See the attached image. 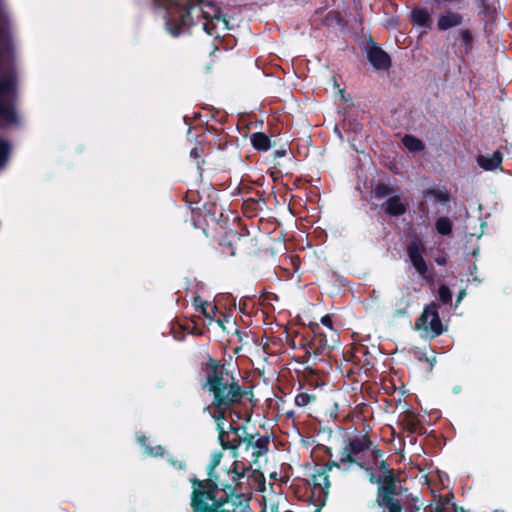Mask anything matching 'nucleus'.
Listing matches in <instances>:
<instances>
[{"label": "nucleus", "mask_w": 512, "mask_h": 512, "mask_svg": "<svg viewBox=\"0 0 512 512\" xmlns=\"http://www.w3.org/2000/svg\"><path fill=\"white\" fill-rule=\"evenodd\" d=\"M422 196L426 199H432L434 204L446 205L451 201V194L446 189L442 188H427L421 192Z\"/></svg>", "instance_id": "21"}, {"label": "nucleus", "mask_w": 512, "mask_h": 512, "mask_svg": "<svg viewBox=\"0 0 512 512\" xmlns=\"http://www.w3.org/2000/svg\"><path fill=\"white\" fill-rule=\"evenodd\" d=\"M286 155V149L275 150L273 156L275 159L284 157Z\"/></svg>", "instance_id": "42"}, {"label": "nucleus", "mask_w": 512, "mask_h": 512, "mask_svg": "<svg viewBox=\"0 0 512 512\" xmlns=\"http://www.w3.org/2000/svg\"><path fill=\"white\" fill-rule=\"evenodd\" d=\"M333 468L341 469V464L330 459L312 475L313 495H317L319 503L326 502L331 485L328 472Z\"/></svg>", "instance_id": "8"}, {"label": "nucleus", "mask_w": 512, "mask_h": 512, "mask_svg": "<svg viewBox=\"0 0 512 512\" xmlns=\"http://www.w3.org/2000/svg\"><path fill=\"white\" fill-rule=\"evenodd\" d=\"M464 22V16L458 11L447 9L437 18V28L439 31H448L459 27Z\"/></svg>", "instance_id": "15"}, {"label": "nucleus", "mask_w": 512, "mask_h": 512, "mask_svg": "<svg viewBox=\"0 0 512 512\" xmlns=\"http://www.w3.org/2000/svg\"><path fill=\"white\" fill-rule=\"evenodd\" d=\"M372 445L373 442L368 432H365L361 436L349 438L339 453L340 458L337 463H340L341 469L345 471H349L352 465H356L360 469L370 471L371 467L366 466V464L360 460V456L370 450Z\"/></svg>", "instance_id": "4"}, {"label": "nucleus", "mask_w": 512, "mask_h": 512, "mask_svg": "<svg viewBox=\"0 0 512 512\" xmlns=\"http://www.w3.org/2000/svg\"><path fill=\"white\" fill-rule=\"evenodd\" d=\"M454 39V45L459 44L464 54L467 55L472 52L474 48V35L472 30L469 28H461L455 33Z\"/></svg>", "instance_id": "20"}, {"label": "nucleus", "mask_w": 512, "mask_h": 512, "mask_svg": "<svg viewBox=\"0 0 512 512\" xmlns=\"http://www.w3.org/2000/svg\"><path fill=\"white\" fill-rule=\"evenodd\" d=\"M252 474H253V476H254L255 478H256L258 475H259V476H261V477H263L262 473H261L260 471H258V470H253V471H252Z\"/></svg>", "instance_id": "49"}, {"label": "nucleus", "mask_w": 512, "mask_h": 512, "mask_svg": "<svg viewBox=\"0 0 512 512\" xmlns=\"http://www.w3.org/2000/svg\"><path fill=\"white\" fill-rule=\"evenodd\" d=\"M406 251L412 266L421 276L425 277L428 272V266L423 258V253L425 252L423 242L420 239L410 241Z\"/></svg>", "instance_id": "13"}, {"label": "nucleus", "mask_w": 512, "mask_h": 512, "mask_svg": "<svg viewBox=\"0 0 512 512\" xmlns=\"http://www.w3.org/2000/svg\"><path fill=\"white\" fill-rule=\"evenodd\" d=\"M229 254H230L231 256H234L236 253H235V251H234V250H231V251L229 252Z\"/></svg>", "instance_id": "53"}, {"label": "nucleus", "mask_w": 512, "mask_h": 512, "mask_svg": "<svg viewBox=\"0 0 512 512\" xmlns=\"http://www.w3.org/2000/svg\"><path fill=\"white\" fill-rule=\"evenodd\" d=\"M252 147L258 152L268 151L271 147L270 137L263 132H254L250 135Z\"/></svg>", "instance_id": "26"}, {"label": "nucleus", "mask_w": 512, "mask_h": 512, "mask_svg": "<svg viewBox=\"0 0 512 512\" xmlns=\"http://www.w3.org/2000/svg\"><path fill=\"white\" fill-rule=\"evenodd\" d=\"M372 455H373V457H374L375 459H377V458H381V457L383 456V452H382V450H380L379 448L374 447V448L372 449Z\"/></svg>", "instance_id": "43"}, {"label": "nucleus", "mask_w": 512, "mask_h": 512, "mask_svg": "<svg viewBox=\"0 0 512 512\" xmlns=\"http://www.w3.org/2000/svg\"><path fill=\"white\" fill-rule=\"evenodd\" d=\"M204 411L208 412L216 422L218 438H222L224 435V420H226L228 413L230 416H235L237 419H241V413L236 411V407L222 404L219 405L215 402H210V404L204 408Z\"/></svg>", "instance_id": "12"}, {"label": "nucleus", "mask_w": 512, "mask_h": 512, "mask_svg": "<svg viewBox=\"0 0 512 512\" xmlns=\"http://www.w3.org/2000/svg\"><path fill=\"white\" fill-rule=\"evenodd\" d=\"M11 145L8 141L0 139V168L9 160Z\"/></svg>", "instance_id": "34"}, {"label": "nucleus", "mask_w": 512, "mask_h": 512, "mask_svg": "<svg viewBox=\"0 0 512 512\" xmlns=\"http://www.w3.org/2000/svg\"><path fill=\"white\" fill-rule=\"evenodd\" d=\"M383 206L385 213L391 217H399L407 212V204L398 195L390 196Z\"/></svg>", "instance_id": "19"}, {"label": "nucleus", "mask_w": 512, "mask_h": 512, "mask_svg": "<svg viewBox=\"0 0 512 512\" xmlns=\"http://www.w3.org/2000/svg\"><path fill=\"white\" fill-rule=\"evenodd\" d=\"M450 498H453V494L452 493H449L448 495H446L445 499H442V501L446 504L447 507H448V505L450 503Z\"/></svg>", "instance_id": "44"}, {"label": "nucleus", "mask_w": 512, "mask_h": 512, "mask_svg": "<svg viewBox=\"0 0 512 512\" xmlns=\"http://www.w3.org/2000/svg\"><path fill=\"white\" fill-rule=\"evenodd\" d=\"M318 449L321 450L329 458L333 457L332 448L325 445H318Z\"/></svg>", "instance_id": "41"}, {"label": "nucleus", "mask_w": 512, "mask_h": 512, "mask_svg": "<svg viewBox=\"0 0 512 512\" xmlns=\"http://www.w3.org/2000/svg\"><path fill=\"white\" fill-rule=\"evenodd\" d=\"M245 306H246V304H245V303H243V304H242V303H240V310H241L242 312H244V311H245Z\"/></svg>", "instance_id": "52"}, {"label": "nucleus", "mask_w": 512, "mask_h": 512, "mask_svg": "<svg viewBox=\"0 0 512 512\" xmlns=\"http://www.w3.org/2000/svg\"><path fill=\"white\" fill-rule=\"evenodd\" d=\"M222 457V453H215L212 457V460L208 467V478L204 480H200L197 478L191 479V484L193 486L192 491L196 490H207V485L205 482L210 481L212 485L216 486L214 490V495L219 496V492L223 493L224 486H228L227 483L221 482L219 475L215 474V468L220 464V460Z\"/></svg>", "instance_id": "10"}, {"label": "nucleus", "mask_w": 512, "mask_h": 512, "mask_svg": "<svg viewBox=\"0 0 512 512\" xmlns=\"http://www.w3.org/2000/svg\"><path fill=\"white\" fill-rule=\"evenodd\" d=\"M320 321L327 328V330H330V328H334L332 317L330 315H324L323 317H321Z\"/></svg>", "instance_id": "39"}, {"label": "nucleus", "mask_w": 512, "mask_h": 512, "mask_svg": "<svg viewBox=\"0 0 512 512\" xmlns=\"http://www.w3.org/2000/svg\"><path fill=\"white\" fill-rule=\"evenodd\" d=\"M207 490H196L191 493L193 512H253L250 498L243 493H235V487L224 486L223 494L214 495L215 487L210 481L205 482Z\"/></svg>", "instance_id": "2"}, {"label": "nucleus", "mask_w": 512, "mask_h": 512, "mask_svg": "<svg viewBox=\"0 0 512 512\" xmlns=\"http://www.w3.org/2000/svg\"><path fill=\"white\" fill-rule=\"evenodd\" d=\"M438 309L439 306L437 303H429L424 307L421 315L415 322V328L417 330H423L430 339H434L446 331V327L440 319Z\"/></svg>", "instance_id": "7"}, {"label": "nucleus", "mask_w": 512, "mask_h": 512, "mask_svg": "<svg viewBox=\"0 0 512 512\" xmlns=\"http://www.w3.org/2000/svg\"><path fill=\"white\" fill-rule=\"evenodd\" d=\"M411 22L419 27L430 29L432 26V18L426 8L416 7L411 11Z\"/></svg>", "instance_id": "25"}, {"label": "nucleus", "mask_w": 512, "mask_h": 512, "mask_svg": "<svg viewBox=\"0 0 512 512\" xmlns=\"http://www.w3.org/2000/svg\"><path fill=\"white\" fill-rule=\"evenodd\" d=\"M208 27H209L208 23H205L203 26L204 30L207 31L208 34L212 35V31H210Z\"/></svg>", "instance_id": "51"}, {"label": "nucleus", "mask_w": 512, "mask_h": 512, "mask_svg": "<svg viewBox=\"0 0 512 512\" xmlns=\"http://www.w3.org/2000/svg\"><path fill=\"white\" fill-rule=\"evenodd\" d=\"M435 229L441 236H450L453 232V222L446 216L439 217L435 221Z\"/></svg>", "instance_id": "29"}, {"label": "nucleus", "mask_w": 512, "mask_h": 512, "mask_svg": "<svg viewBox=\"0 0 512 512\" xmlns=\"http://www.w3.org/2000/svg\"><path fill=\"white\" fill-rule=\"evenodd\" d=\"M247 471H251V466L245 467L243 466L241 469L239 468V463L234 461L232 468V487H235V493H238L237 490L241 489L240 480L245 476Z\"/></svg>", "instance_id": "28"}, {"label": "nucleus", "mask_w": 512, "mask_h": 512, "mask_svg": "<svg viewBox=\"0 0 512 512\" xmlns=\"http://www.w3.org/2000/svg\"><path fill=\"white\" fill-rule=\"evenodd\" d=\"M202 154H203V148L198 147V146L194 147L190 151V157L196 162L198 169H201L202 164L205 163V160H200Z\"/></svg>", "instance_id": "36"}, {"label": "nucleus", "mask_w": 512, "mask_h": 512, "mask_svg": "<svg viewBox=\"0 0 512 512\" xmlns=\"http://www.w3.org/2000/svg\"><path fill=\"white\" fill-rule=\"evenodd\" d=\"M418 208L422 211V212H426L427 211V205L425 202H420L419 205H418Z\"/></svg>", "instance_id": "46"}, {"label": "nucleus", "mask_w": 512, "mask_h": 512, "mask_svg": "<svg viewBox=\"0 0 512 512\" xmlns=\"http://www.w3.org/2000/svg\"><path fill=\"white\" fill-rule=\"evenodd\" d=\"M406 508H411L414 512H417L420 509L418 506H415V505H409Z\"/></svg>", "instance_id": "50"}, {"label": "nucleus", "mask_w": 512, "mask_h": 512, "mask_svg": "<svg viewBox=\"0 0 512 512\" xmlns=\"http://www.w3.org/2000/svg\"><path fill=\"white\" fill-rule=\"evenodd\" d=\"M253 448L252 456L257 460L260 456L267 453L269 450V437L259 436L255 439V435L249 434L246 438L245 449Z\"/></svg>", "instance_id": "17"}, {"label": "nucleus", "mask_w": 512, "mask_h": 512, "mask_svg": "<svg viewBox=\"0 0 512 512\" xmlns=\"http://www.w3.org/2000/svg\"><path fill=\"white\" fill-rule=\"evenodd\" d=\"M190 3L196 6L195 8L191 9V13L194 12L195 10H198L204 19H211V20H214V19L220 20L221 19V11L214 4H212L210 2H204V1H200L197 4L194 2V0H190Z\"/></svg>", "instance_id": "22"}, {"label": "nucleus", "mask_w": 512, "mask_h": 512, "mask_svg": "<svg viewBox=\"0 0 512 512\" xmlns=\"http://www.w3.org/2000/svg\"><path fill=\"white\" fill-rule=\"evenodd\" d=\"M452 509L454 510V512H468L462 507L458 508L455 504H452Z\"/></svg>", "instance_id": "47"}, {"label": "nucleus", "mask_w": 512, "mask_h": 512, "mask_svg": "<svg viewBox=\"0 0 512 512\" xmlns=\"http://www.w3.org/2000/svg\"><path fill=\"white\" fill-rule=\"evenodd\" d=\"M158 2L161 7L167 10L166 16V29L174 37L179 36L184 28L193 25V18L191 17V9L196 6L186 0L182 3L181 0H154Z\"/></svg>", "instance_id": "3"}, {"label": "nucleus", "mask_w": 512, "mask_h": 512, "mask_svg": "<svg viewBox=\"0 0 512 512\" xmlns=\"http://www.w3.org/2000/svg\"><path fill=\"white\" fill-rule=\"evenodd\" d=\"M249 433L246 431V427L243 425L235 426L231 423L228 430H224L222 438H218L220 445L225 450H230L235 458L238 457L237 450L239 447L246 443V438Z\"/></svg>", "instance_id": "9"}, {"label": "nucleus", "mask_w": 512, "mask_h": 512, "mask_svg": "<svg viewBox=\"0 0 512 512\" xmlns=\"http://www.w3.org/2000/svg\"><path fill=\"white\" fill-rule=\"evenodd\" d=\"M191 221L195 228H201L205 232V226L218 223L217 207L213 203L204 204L202 208L196 204L190 206Z\"/></svg>", "instance_id": "11"}, {"label": "nucleus", "mask_w": 512, "mask_h": 512, "mask_svg": "<svg viewBox=\"0 0 512 512\" xmlns=\"http://www.w3.org/2000/svg\"><path fill=\"white\" fill-rule=\"evenodd\" d=\"M383 486L377 487L375 503L379 512H414L411 508H405L402 493L398 485L392 480L383 479Z\"/></svg>", "instance_id": "5"}, {"label": "nucleus", "mask_w": 512, "mask_h": 512, "mask_svg": "<svg viewBox=\"0 0 512 512\" xmlns=\"http://www.w3.org/2000/svg\"><path fill=\"white\" fill-rule=\"evenodd\" d=\"M315 396L308 393H299L295 397V404L299 407H305L315 400Z\"/></svg>", "instance_id": "35"}, {"label": "nucleus", "mask_w": 512, "mask_h": 512, "mask_svg": "<svg viewBox=\"0 0 512 512\" xmlns=\"http://www.w3.org/2000/svg\"><path fill=\"white\" fill-rule=\"evenodd\" d=\"M403 143L405 147L412 152H418L424 149V143L414 136L406 135L403 138Z\"/></svg>", "instance_id": "32"}, {"label": "nucleus", "mask_w": 512, "mask_h": 512, "mask_svg": "<svg viewBox=\"0 0 512 512\" xmlns=\"http://www.w3.org/2000/svg\"><path fill=\"white\" fill-rule=\"evenodd\" d=\"M503 161V154L497 150L491 156L479 155L477 164L485 171H493L499 168Z\"/></svg>", "instance_id": "23"}, {"label": "nucleus", "mask_w": 512, "mask_h": 512, "mask_svg": "<svg viewBox=\"0 0 512 512\" xmlns=\"http://www.w3.org/2000/svg\"><path fill=\"white\" fill-rule=\"evenodd\" d=\"M200 386L211 397V402L238 408L251 391L229 370L225 359L207 354L199 365Z\"/></svg>", "instance_id": "1"}, {"label": "nucleus", "mask_w": 512, "mask_h": 512, "mask_svg": "<svg viewBox=\"0 0 512 512\" xmlns=\"http://www.w3.org/2000/svg\"><path fill=\"white\" fill-rule=\"evenodd\" d=\"M377 468L380 472L377 476L372 472V469L368 471L370 483L377 484V487L383 486V479H385L387 481L392 480L393 484L398 485L400 482L398 476L395 474L394 469L388 467L385 460L380 461Z\"/></svg>", "instance_id": "16"}, {"label": "nucleus", "mask_w": 512, "mask_h": 512, "mask_svg": "<svg viewBox=\"0 0 512 512\" xmlns=\"http://www.w3.org/2000/svg\"><path fill=\"white\" fill-rule=\"evenodd\" d=\"M201 313L209 320V324L214 320L216 314L219 312L215 304L200 301L199 305Z\"/></svg>", "instance_id": "31"}, {"label": "nucleus", "mask_w": 512, "mask_h": 512, "mask_svg": "<svg viewBox=\"0 0 512 512\" xmlns=\"http://www.w3.org/2000/svg\"><path fill=\"white\" fill-rule=\"evenodd\" d=\"M367 58L376 70H388L391 67L389 54L375 43L368 49Z\"/></svg>", "instance_id": "14"}, {"label": "nucleus", "mask_w": 512, "mask_h": 512, "mask_svg": "<svg viewBox=\"0 0 512 512\" xmlns=\"http://www.w3.org/2000/svg\"><path fill=\"white\" fill-rule=\"evenodd\" d=\"M9 19L3 17L0 19V39L4 38L8 29Z\"/></svg>", "instance_id": "38"}, {"label": "nucleus", "mask_w": 512, "mask_h": 512, "mask_svg": "<svg viewBox=\"0 0 512 512\" xmlns=\"http://www.w3.org/2000/svg\"><path fill=\"white\" fill-rule=\"evenodd\" d=\"M312 331L314 337L304 347L308 351H313L315 355L326 356L339 345L340 337L336 329L330 328V330L323 331L319 324H315Z\"/></svg>", "instance_id": "6"}, {"label": "nucleus", "mask_w": 512, "mask_h": 512, "mask_svg": "<svg viewBox=\"0 0 512 512\" xmlns=\"http://www.w3.org/2000/svg\"><path fill=\"white\" fill-rule=\"evenodd\" d=\"M324 506V501H322L321 503H319L316 507V509L313 511V512H320L322 507Z\"/></svg>", "instance_id": "48"}, {"label": "nucleus", "mask_w": 512, "mask_h": 512, "mask_svg": "<svg viewBox=\"0 0 512 512\" xmlns=\"http://www.w3.org/2000/svg\"><path fill=\"white\" fill-rule=\"evenodd\" d=\"M438 300L443 305H448L452 302V292L445 284H441L438 288Z\"/></svg>", "instance_id": "33"}, {"label": "nucleus", "mask_w": 512, "mask_h": 512, "mask_svg": "<svg viewBox=\"0 0 512 512\" xmlns=\"http://www.w3.org/2000/svg\"><path fill=\"white\" fill-rule=\"evenodd\" d=\"M448 510L449 507L446 506L441 497L429 505L430 512H448Z\"/></svg>", "instance_id": "37"}, {"label": "nucleus", "mask_w": 512, "mask_h": 512, "mask_svg": "<svg viewBox=\"0 0 512 512\" xmlns=\"http://www.w3.org/2000/svg\"><path fill=\"white\" fill-rule=\"evenodd\" d=\"M368 354H369V351L366 347H359V348H355L354 350L350 349L349 351H347L344 354V358L347 361L352 362L353 364H357V365L361 364L362 367H365V371H367L373 367V363H371L367 359Z\"/></svg>", "instance_id": "18"}, {"label": "nucleus", "mask_w": 512, "mask_h": 512, "mask_svg": "<svg viewBox=\"0 0 512 512\" xmlns=\"http://www.w3.org/2000/svg\"><path fill=\"white\" fill-rule=\"evenodd\" d=\"M229 321V317L225 314H221V317H218L215 322L218 324L219 327H221L224 331L226 330L225 328V322H228Z\"/></svg>", "instance_id": "40"}, {"label": "nucleus", "mask_w": 512, "mask_h": 512, "mask_svg": "<svg viewBox=\"0 0 512 512\" xmlns=\"http://www.w3.org/2000/svg\"><path fill=\"white\" fill-rule=\"evenodd\" d=\"M466 295V292L465 290H461L459 293H458V296H457V303H460V301L462 300V298Z\"/></svg>", "instance_id": "45"}, {"label": "nucleus", "mask_w": 512, "mask_h": 512, "mask_svg": "<svg viewBox=\"0 0 512 512\" xmlns=\"http://www.w3.org/2000/svg\"><path fill=\"white\" fill-rule=\"evenodd\" d=\"M373 196L376 199H383L392 193H394V188L390 186L389 184H386L384 182H378L376 186L374 187Z\"/></svg>", "instance_id": "30"}, {"label": "nucleus", "mask_w": 512, "mask_h": 512, "mask_svg": "<svg viewBox=\"0 0 512 512\" xmlns=\"http://www.w3.org/2000/svg\"><path fill=\"white\" fill-rule=\"evenodd\" d=\"M479 14L487 20H494L498 12V0H475Z\"/></svg>", "instance_id": "24"}, {"label": "nucleus", "mask_w": 512, "mask_h": 512, "mask_svg": "<svg viewBox=\"0 0 512 512\" xmlns=\"http://www.w3.org/2000/svg\"><path fill=\"white\" fill-rule=\"evenodd\" d=\"M403 423L404 428L410 433H417L419 435L426 433L425 427L418 419V417L413 413L406 414Z\"/></svg>", "instance_id": "27"}]
</instances>
